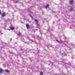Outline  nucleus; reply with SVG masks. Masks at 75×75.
<instances>
[{
  "label": "nucleus",
  "instance_id": "nucleus-1",
  "mask_svg": "<svg viewBox=\"0 0 75 75\" xmlns=\"http://www.w3.org/2000/svg\"><path fill=\"white\" fill-rule=\"evenodd\" d=\"M74 3V0H70L69 2V3L70 4H72Z\"/></svg>",
  "mask_w": 75,
  "mask_h": 75
},
{
  "label": "nucleus",
  "instance_id": "nucleus-2",
  "mask_svg": "<svg viewBox=\"0 0 75 75\" xmlns=\"http://www.w3.org/2000/svg\"><path fill=\"white\" fill-rule=\"evenodd\" d=\"M26 27L28 30L30 29V25L28 24H27L26 25Z\"/></svg>",
  "mask_w": 75,
  "mask_h": 75
},
{
  "label": "nucleus",
  "instance_id": "nucleus-3",
  "mask_svg": "<svg viewBox=\"0 0 75 75\" xmlns=\"http://www.w3.org/2000/svg\"><path fill=\"white\" fill-rule=\"evenodd\" d=\"M35 21L36 23V24H37V25H38V20L37 19H35Z\"/></svg>",
  "mask_w": 75,
  "mask_h": 75
},
{
  "label": "nucleus",
  "instance_id": "nucleus-4",
  "mask_svg": "<svg viewBox=\"0 0 75 75\" xmlns=\"http://www.w3.org/2000/svg\"><path fill=\"white\" fill-rule=\"evenodd\" d=\"M70 11H73V10H74V8L72 7L70 9H69Z\"/></svg>",
  "mask_w": 75,
  "mask_h": 75
},
{
  "label": "nucleus",
  "instance_id": "nucleus-5",
  "mask_svg": "<svg viewBox=\"0 0 75 75\" xmlns=\"http://www.w3.org/2000/svg\"><path fill=\"white\" fill-rule=\"evenodd\" d=\"M49 6H50V5L48 4H47L46 6H45V8H48V7H49Z\"/></svg>",
  "mask_w": 75,
  "mask_h": 75
},
{
  "label": "nucleus",
  "instance_id": "nucleus-6",
  "mask_svg": "<svg viewBox=\"0 0 75 75\" xmlns=\"http://www.w3.org/2000/svg\"><path fill=\"white\" fill-rule=\"evenodd\" d=\"M2 72H4V71H3V69H0V73H1Z\"/></svg>",
  "mask_w": 75,
  "mask_h": 75
},
{
  "label": "nucleus",
  "instance_id": "nucleus-7",
  "mask_svg": "<svg viewBox=\"0 0 75 75\" xmlns=\"http://www.w3.org/2000/svg\"><path fill=\"white\" fill-rule=\"evenodd\" d=\"M17 34L18 35L19 37L21 35V33H19V34L17 33Z\"/></svg>",
  "mask_w": 75,
  "mask_h": 75
},
{
  "label": "nucleus",
  "instance_id": "nucleus-8",
  "mask_svg": "<svg viewBox=\"0 0 75 75\" xmlns=\"http://www.w3.org/2000/svg\"><path fill=\"white\" fill-rule=\"evenodd\" d=\"M14 29V28H13V26L11 27V30H13Z\"/></svg>",
  "mask_w": 75,
  "mask_h": 75
},
{
  "label": "nucleus",
  "instance_id": "nucleus-9",
  "mask_svg": "<svg viewBox=\"0 0 75 75\" xmlns=\"http://www.w3.org/2000/svg\"><path fill=\"white\" fill-rule=\"evenodd\" d=\"M5 72H9V71H8V70H5Z\"/></svg>",
  "mask_w": 75,
  "mask_h": 75
},
{
  "label": "nucleus",
  "instance_id": "nucleus-10",
  "mask_svg": "<svg viewBox=\"0 0 75 75\" xmlns=\"http://www.w3.org/2000/svg\"><path fill=\"white\" fill-rule=\"evenodd\" d=\"M6 15L4 13H3L2 14V17H4Z\"/></svg>",
  "mask_w": 75,
  "mask_h": 75
},
{
  "label": "nucleus",
  "instance_id": "nucleus-11",
  "mask_svg": "<svg viewBox=\"0 0 75 75\" xmlns=\"http://www.w3.org/2000/svg\"><path fill=\"white\" fill-rule=\"evenodd\" d=\"M40 75H43V74H42V72H40Z\"/></svg>",
  "mask_w": 75,
  "mask_h": 75
},
{
  "label": "nucleus",
  "instance_id": "nucleus-12",
  "mask_svg": "<svg viewBox=\"0 0 75 75\" xmlns=\"http://www.w3.org/2000/svg\"><path fill=\"white\" fill-rule=\"evenodd\" d=\"M18 1H17L16 2V3H18Z\"/></svg>",
  "mask_w": 75,
  "mask_h": 75
},
{
  "label": "nucleus",
  "instance_id": "nucleus-13",
  "mask_svg": "<svg viewBox=\"0 0 75 75\" xmlns=\"http://www.w3.org/2000/svg\"><path fill=\"white\" fill-rule=\"evenodd\" d=\"M31 18H32V19H33V17H32V16H31Z\"/></svg>",
  "mask_w": 75,
  "mask_h": 75
}]
</instances>
